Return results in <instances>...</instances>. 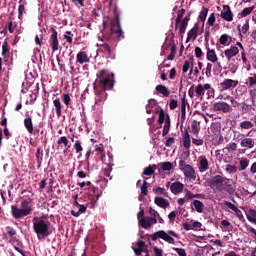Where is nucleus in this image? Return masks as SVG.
Masks as SVG:
<instances>
[{
  "mask_svg": "<svg viewBox=\"0 0 256 256\" xmlns=\"http://www.w3.org/2000/svg\"><path fill=\"white\" fill-rule=\"evenodd\" d=\"M206 187H210L213 191H226L227 193H235L233 180L216 175L206 181Z\"/></svg>",
  "mask_w": 256,
  "mask_h": 256,
  "instance_id": "1",
  "label": "nucleus"
},
{
  "mask_svg": "<svg viewBox=\"0 0 256 256\" xmlns=\"http://www.w3.org/2000/svg\"><path fill=\"white\" fill-rule=\"evenodd\" d=\"M33 230L36 233L38 239H45L51 235V222L47 215L36 216L32 220Z\"/></svg>",
  "mask_w": 256,
  "mask_h": 256,
  "instance_id": "2",
  "label": "nucleus"
},
{
  "mask_svg": "<svg viewBox=\"0 0 256 256\" xmlns=\"http://www.w3.org/2000/svg\"><path fill=\"white\" fill-rule=\"evenodd\" d=\"M29 203L30 200H22L20 207L12 206V217H14V219H23V217H27L30 213H33V208Z\"/></svg>",
  "mask_w": 256,
  "mask_h": 256,
  "instance_id": "3",
  "label": "nucleus"
},
{
  "mask_svg": "<svg viewBox=\"0 0 256 256\" xmlns=\"http://www.w3.org/2000/svg\"><path fill=\"white\" fill-rule=\"evenodd\" d=\"M97 81L100 83L104 89L111 91L113 89L114 78L113 73H111L109 70H102L97 74Z\"/></svg>",
  "mask_w": 256,
  "mask_h": 256,
  "instance_id": "4",
  "label": "nucleus"
},
{
  "mask_svg": "<svg viewBox=\"0 0 256 256\" xmlns=\"http://www.w3.org/2000/svg\"><path fill=\"white\" fill-rule=\"evenodd\" d=\"M173 237H177L175 231L169 230L168 232H165L163 230H160L152 234V241H157V239H163V241H166V243L174 245L175 239Z\"/></svg>",
  "mask_w": 256,
  "mask_h": 256,
  "instance_id": "5",
  "label": "nucleus"
},
{
  "mask_svg": "<svg viewBox=\"0 0 256 256\" xmlns=\"http://www.w3.org/2000/svg\"><path fill=\"white\" fill-rule=\"evenodd\" d=\"M179 169L184 174L185 179H187L188 181H191V183H193V181L197 179V174L195 173V169L193 168V166L185 163V160L179 161Z\"/></svg>",
  "mask_w": 256,
  "mask_h": 256,
  "instance_id": "6",
  "label": "nucleus"
},
{
  "mask_svg": "<svg viewBox=\"0 0 256 256\" xmlns=\"http://www.w3.org/2000/svg\"><path fill=\"white\" fill-rule=\"evenodd\" d=\"M98 40L100 41V43L96 44L98 47L97 55H99V53H103L106 57H109L110 59H115V53L111 51V47H109V45L103 42V36H98Z\"/></svg>",
  "mask_w": 256,
  "mask_h": 256,
  "instance_id": "7",
  "label": "nucleus"
},
{
  "mask_svg": "<svg viewBox=\"0 0 256 256\" xmlns=\"http://www.w3.org/2000/svg\"><path fill=\"white\" fill-rule=\"evenodd\" d=\"M111 36L116 37V39H123V30H121V23L119 22V15H116V18L111 20Z\"/></svg>",
  "mask_w": 256,
  "mask_h": 256,
  "instance_id": "8",
  "label": "nucleus"
},
{
  "mask_svg": "<svg viewBox=\"0 0 256 256\" xmlns=\"http://www.w3.org/2000/svg\"><path fill=\"white\" fill-rule=\"evenodd\" d=\"M205 91H208V95H213L215 93V89L211 87V84H198L195 87V93L198 97H203L205 95Z\"/></svg>",
  "mask_w": 256,
  "mask_h": 256,
  "instance_id": "9",
  "label": "nucleus"
},
{
  "mask_svg": "<svg viewBox=\"0 0 256 256\" xmlns=\"http://www.w3.org/2000/svg\"><path fill=\"white\" fill-rule=\"evenodd\" d=\"M166 187H170V191L173 195H179V193H183V189H185V185L179 181L173 183L167 182Z\"/></svg>",
  "mask_w": 256,
  "mask_h": 256,
  "instance_id": "10",
  "label": "nucleus"
},
{
  "mask_svg": "<svg viewBox=\"0 0 256 256\" xmlns=\"http://www.w3.org/2000/svg\"><path fill=\"white\" fill-rule=\"evenodd\" d=\"M213 109L218 113H231V105L227 104V102H215Z\"/></svg>",
  "mask_w": 256,
  "mask_h": 256,
  "instance_id": "11",
  "label": "nucleus"
},
{
  "mask_svg": "<svg viewBox=\"0 0 256 256\" xmlns=\"http://www.w3.org/2000/svg\"><path fill=\"white\" fill-rule=\"evenodd\" d=\"M239 85V81L233 79H225L220 83V91H227L229 89H235Z\"/></svg>",
  "mask_w": 256,
  "mask_h": 256,
  "instance_id": "12",
  "label": "nucleus"
},
{
  "mask_svg": "<svg viewBox=\"0 0 256 256\" xmlns=\"http://www.w3.org/2000/svg\"><path fill=\"white\" fill-rule=\"evenodd\" d=\"M209 160L205 156H200L198 158V171L200 173H205L206 171H209Z\"/></svg>",
  "mask_w": 256,
  "mask_h": 256,
  "instance_id": "13",
  "label": "nucleus"
},
{
  "mask_svg": "<svg viewBox=\"0 0 256 256\" xmlns=\"http://www.w3.org/2000/svg\"><path fill=\"white\" fill-rule=\"evenodd\" d=\"M149 215H151L150 219L152 221V225H157V223H165L159 212L157 210L150 208L149 209Z\"/></svg>",
  "mask_w": 256,
  "mask_h": 256,
  "instance_id": "14",
  "label": "nucleus"
},
{
  "mask_svg": "<svg viewBox=\"0 0 256 256\" xmlns=\"http://www.w3.org/2000/svg\"><path fill=\"white\" fill-rule=\"evenodd\" d=\"M50 47H52L53 53L59 51V39L57 38V30H53L50 36Z\"/></svg>",
  "mask_w": 256,
  "mask_h": 256,
  "instance_id": "15",
  "label": "nucleus"
},
{
  "mask_svg": "<svg viewBox=\"0 0 256 256\" xmlns=\"http://www.w3.org/2000/svg\"><path fill=\"white\" fill-rule=\"evenodd\" d=\"M161 108L157 105V102L154 99L149 100L146 106V113H159Z\"/></svg>",
  "mask_w": 256,
  "mask_h": 256,
  "instance_id": "16",
  "label": "nucleus"
},
{
  "mask_svg": "<svg viewBox=\"0 0 256 256\" xmlns=\"http://www.w3.org/2000/svg\"><path fill=\"white\" fill-rule=\"evenodd\" d=\"M220 17H222L224 21H233V12H231V8L227 5L223 6V11L221 12Z\"/></svg>",
  "mask_w": 256,
  "mask_h": 256,
  "instance_id": "17",
  "label": "nucleus"
},
{
  "mask_svg": "<svg viewBox=\"0 0 256 256\" xmlns=\"http://www.w3.org/2000/svg\"><path fill=\"white\" fill-rule=\"evenodd\" d=\"M159 171H164L165 173H171L175 169V165L172 162H160L158 163Z\"/></svg>",
  "mask_w": 256,
  "mask_h": 256,
  "instance_id": "18",
  "label": "nucleus"
},
{
  "mask_svg": "<svg viewBox=\"0 0 256 256\" xmlns=\"http://www.w3.org/2000/svg\"><path fill=\"white\" fill-rule=\"evenodd\" d=\"M224 55L228 61H231L233 57H235L236 55H239V48L237 46H231L229 49H226L224 51Z\"/></svg>",
  "mask_w": 256,
  "mask_h": 256,
  "instance_id": "19",
  "label": "nucleus"
},
{
  "mask_svg": "<svg viewBox=\"0 0 256 256\" xmlns=\"http://www.w3.org/2000/svg\"><path fill=\"white\" fill-rule=\"evenodd\" d=\"M240 146L243 149H253V147H255V139H253V138H243L240 141Z\"/></svg>",
  "mask_w": 256,
  "mask_h": 256,
  "instance_id": "20",
  "label": "nucleus"
},
{
  "mask_svg": "<svg viewBox=\"0 0 256 256\" xmlns=\"http://www.w3.org/2000/svg\"><path fill=\"white\" fill-rule=\"evenodd\" d=\"M90 195L92 197L93 203H97L99 201L101 195H103V192L101 191V189H99L97 187H92L90 190Z\"/></svg>",
  "mask_w": 256,
  "mask_h": 256,
  "instance_id": "21",
  "label": "nucleus"
},
{
  "mask_svg": "<svg viewBox=\"0 0 256 256\" xmlns=\"http://www.w3.org/2000/svg\"><path fill=\"white\" fill-rule=\"evenodd\" d=\"M154 202L158 207H161V209H167L170 205L169 200L159 196L154 198Z\"/></svg>",
  "mask_w": 256,
  "mask_h": 256,
  "instance_id": "22",
  "label": "nucleus"
},
{
  "mask_svg": "<svg viewBox=\"0 0 256 256\" xmlns=\"http://www.w3.org/2000/svg\"><path fill=\"white\" fill-rule=\"evenodd\" d=\"M53 105L56 111L57 117H61L63 115V104L61 103V99L56 98L53 100Z\"/></svg>",
  "mask_w": 256,
  "mask_h": 256,
  "instance_id": "23",
  "label": "nucleus"
},
{
  "mask_svg": "<svg viewBox=\"0 0 256 256\" xmlns=\"http://www.w3.org/2000/svg\"><path fill=\"white\" fill-rule=\"evenodd\" d=\"M245 215L247 220L252 223L253 225H256V210L255 209H246Z\"/></svg>",
  "mask_w": 256,
  "mask_h": 256,
  "instance_id": "24",
  "label": "nucleus"
},
{
  "mask_svg": "<svg viewBox=\"0 0 256 256\" xmlns=\"http://www.w3.org/2000/svg\"><path fill=\"white\" fill-rule=\"evenodd\" d=\"M207 60L210 61L211 63H217L219 61V58L217 57V53L215 52L214 49H207V54H206Z\"/></svg>",
  "mask_w": 256,
  "mask_h": 256,
  "instance_id": "25",
  "label": "nucleus"
},
{
  "mask_svg": "<svg viewBox=\"0 0 256 256\" xmlns=\"http://www.w3.org/2000/svg\"><path fill=\"white\" fill-rule=\"evenodd\" d=\"M139 225H141V227H143V229H149L150 227H152L155 224H153L151 217H145V218L139 219Z\"/></svg>",
  "mask_w": 256,
  "mask_h": 256,
  "instance_id": "26",
  "label": "nucleus"
},
{
  "mask_svg": "<svg viewBox=\"0 0 256 256\" xmlns=\"http://www.w3.org/2000/svg\"><path fill=\"white\" fill-rule=\"evenodd\" d=\"M200 131H201V123L197 120H194L190 127V133H192V135H199Z\"/></svg>",
  "mask_w": 256,
  "mask_h": 256,
  "instance_id": "27",
  "label": "nucleus"
},
{
  "mask_svg": "<svg viewBox=\"0 0 256 256\" xmlns=\"http://www.w3.org/2000/svg\"><path fill=\"white\" fill-rule=\"evenodd\" d=\"M182 143L185 149L191 148V135L189 134V131H185L183 137H182Z\"/></svg>",
  "mask_w": 256,
  "mask_h": 256,
  "instance_id": "28",
  "label": "nucleus"
},
{
  "mask_svg": "<svg viewBox=\"0 0 256 256\" xmlns=\"http://www.w3.org/2000/svg\"><path fill=\"white\" fill-rule=\"evenodd\" d=\"M192 207L197 211V213H203L205 210V204L201 202L200 200H193Z\"/></svg>",
  "mask_w": 256,
  "mask_h": 256,
  "instance_id": "29",
  "label": "nucleus"
},
{
  "mask_svg": "<svg viewBox=\"0 0 256 256\" xmlns=\"http://www.w3.org/2000/svg\"><path fill=\"white\" fill-rule=\"evenodd\" d=\"M77 63L83 65V63H89V56L85 52H79L76 56Z\"/></svg>",
  "mask_w": 256,
  "mask_h": 256,
  "instance_id": "30",
  "label": "nucleus"
},
{
  "mask_svg": "<svg viewBox=\"0 0 256 256\" xmlns=\"http://www.w3.org/2000/svg\"><path fill=\"white\" fill-rule=\"evenodd\" d=\"M78 211L75 210H71V215L73 217H80L81 215H83V213H85L87 211V206L80 204L79 207H77Z\"/></svg>",
  "mask_w": 256,
  "mask_h": 256,
  "instance_id": "31",
  "label": "nucleus"
},
{
  "mask_svg": "<svg viewBox=\"0 0 256 256\" xmlns=\"http://www.w3.org/2000/svg\"><path fill=\"white\" fill-rule=\"evenodd\" d=\"M94 153H96V155H98V157L101 158V161L105 159V148L103 147L102 144L95 146Z\"/></svg>",
  "mask_w": 256,
  "mask_h": 256,
  "instance_id": "32",
  "label": "nucleus"
},
{
  "mask_svg": "<svg viewBox=\"0 0 256 256\" xmlns=\"http://www.w3.org/2000/svg\"><path fill=\"white\" fill-rule=\"evenodd\" d=\"M22 201H30L29 205H31V203H33V192L31 190H24L22 191Z\"/></svg>",
  "mask_w": 256,
  "mask_h": 256,
  "instance_id": "33",
  "label": "nucleus"
},
{
  "mask_svg": "<svg viewBox=\"0 0 256 256\" xmlns=\"http://www.w3.org/2000/svg\"><path fill=\"white\" fill-rule=\"evenodd\" d=\"M158 113H159L158 123L160 125H163V123H167V121H171L169 119V115L165 114V111H163V109H161Z\"/></svg>",
  "mask_w": 256,
  "mask_h": 256,
  "instance_id": "34",
  "label": "nucleus"
},
{
  "mask_svg": "<svg viewBox=\"0 0 256 256\" xmlns=\"http://www.w3.org/2000/svg\"><path fill=\"white\" fill-rule=\"evenodd\" d=\"M94 91L96 95V103L98 101H103L107 99V93H105V91L98 92L97 86H95V84H94Z\"/></svg>",
  "mask_w": 256,
  "mask_h": 256,
  "instance_id": "35",
  "label": "nucleus"
},
{
  "mask_svg": "<svg viewBox=\"0 0 256 256\" xmlns=\"http://www.w3.org/2000/svg\"><path fill=\"white\" fill-rule=\"evenodd\" d=\"M177 24V27H178V30H179V33L181 35H183V33H185V31H187V25H188V22H187V19H184V20H180Z\"/></svg>",
  "mask_w": 256,
  "mask_h": 256,
  "instance_id": "36",
  "label": "nucleus"
},
{
  "mask_svg": "<svg viewBox=\"0 0 256 256\" xmlns=\"http://www.w3.org/2000/svg\"><path fill=\"white\" fill-rule=\"evenodd\" d=\"M199 31V28L197 26H194L189 32L187 36V41H195L197 39V32Z\"/></svg>",
  "mask_w": 256,
  "mask_h": 256,
  "instance_id": "37",
  "label": "nucleus"
},
{
  "mask_svg": "<svg viewBox=\"0 0 256 256\" xmlns=\"http://www.w3.org/2000/svg\"><path fill=\"white\" fill-rule=\"evenodd\" d=\"M156 91L158 93H161V95H164V97H169V95H170L169 88L164 85L156 86Z\"/></svg>",
  "mask_w": 256,
  "mask_h": 256,
  "instance_id": "38",
  "label": "nucleus"
},
{
  "mask_svg": "<svg viewBox=\"0 0 256 256\" xmlns=\"http://www.w3.org/2000/svg\"><path fill=\"white\" fill-rule=\"evenodd\" d=\"M24 126L27 129L28 133L32 135L33 133V120L31 117L25 118L24 119Z\"/></svg>",
  "mask_w": 256,
  "mask_h": 256,
  "instance_id": "39",
  "label": "nucleus"
},
{
  "mask_svg": "<svg viewBox=\"0 0 256 256\" xmlns=\"http://www.w3.org/2000/svg\"><path fill=\"white\" fill-rule=\"evenodd\" d=\"M240 129H253L255 127V124H253V122L249 121V120H245L240 122L239 125Z\"/></svg>",
  "mask_w": 256,
  "mask_h": 256,
  "instance_id": "40",
  "label": "nucleus"
},
{
  "mask_svg": "<svg viewBox=\"0 0 256 256\" xmlns=\"http://www.w3.org/2000/svg\"><path fill=\"white\" fill-rule=\"evenodd\" d=\"M239 163H240L239 171H245V169L249 167V159L245 157L240 158Z\"/></svg>",
  "mask_w": 256,
  "mask_h": 256,
  "instance_id": "41",
  "label": "nucleus"
},
{
  "mask_svg": "<svg viewBox=\"0 0 256 256\" xmlns=\"http://www.w3.org/2000/svg\"><path fill=\"white\" fill-rule=\"evenodd\" d=\"M9 51H11V47H9V43L7 41H4L2 44L3 57H9Z\"/></svg>",
  "mask_w": 256,
  "mask_h": 256,
  "instance_id": "42",
  "label": "nucleus"
},
{
  "mask_svg": "<svg viewBox=\"0 0 256 256\" xmlns=\"http://www.w3.org/2000/svg\"><path fill=\"white\" fill-rule=\"evenodd\" d=\"M25 5L27 3L23 2V0L19 1V7H18V18L21 19L25 13Z\"/></svg>",
  "mask_w": 256,
  "mask_h": 256,
  "instance_id": "43",
  "label": "nucleus"
},
{
  "mask_svg": "<svg viewBox=\"0 0 256 256\" xmlns=\"http://www.w3.org/2000/svg\"><path fill=\"white\" fill-rule=\"evenodd\" d=\"M255 10V6H251L248 8H244L241 13H239V15L241 17H247L248 15H251V13H253V11Z\"/></svg>",
  "mask_w": 256,
  "mask_h": 256,
  "instance_id": "44",
  "label": "nucleus"
},
{
  "mask_svg": "<svg viewBox=\"0 0 256 256\" xmlns=\"http://www.w3.org/2000/svg\"><path fill=\"white\" fill-rule=\"evenodd\" d=\"M223 151H228V153H231L233 151H237V143L230 142L226 145V147L223 149Z\"/></svg>",
  "mask_w": 256,
  "mask_h": 256,
  "instance_id": "45",
  "label": "nucleus"
},
{
  "mask_svg": "<svg viewBox=\"0 0 256 256\" xmlns=\"http://www.w3.org/2000/svg\"><path fill=\"white\" fill-rule=\"evenodd\" d=\"M223 71V66H221L220 62H216L213 67L214 75H219Z\"/></svg>",
  "mask_w": 256,
  "mask_h": 256,
  "instance_id": "46",
  "label": "nucleus"
},
{
  "mask_svg": "<svg viewBox=\"0 0 256 256\" xmlns=\"http://www.w3.org/2000/svg\"><path fill=\"white\" fill-rule=\"evenodd\" d=\"M137 246L138 248H135L134 252L136 255H141V251H143V248L145 247V242L138 241Z\"/></svg>",
  "mask_w": 256,
  "mask_h": 256,
  "instance_id": "47",
  "label": "nucleus"
},
{
  "mask_svg": "<svg viewBox=\"0 0 256 256\" xmlns=\"http://www.w3.org/2000/svg\"><path fill=\"white\" fill-rule=\"evenodd\" d=\"M58 145H64V147H69V139L66 138V136H61L58 141Z\"/></svg>",
  "mask_w": 256,
  "mask_h": 256,
  "instance_id": "48",
  "label": "nucleus"
},
{
  "mask_svg": "<svg viewBox=\"0 0 256 256\" xmlns=\"http://www.w3.org/2000/svg\"><path fill=\"white\" fill-rule=\"evenodd\" d=\"M203 224L199 221L192 220V230L193 231H201Z\"/></svg>",
  "mask_w": 256,
  "mask_h": 256,
  "instance_id": "49",
  "label": "nucleus"
},
{
  "mask_svg": "<svg viewBox=\"0 0 256 256\" xmlns=\"http://www.w3.org/2000/svg\"><path fill=\"white\" fill-rule=\"evenodd\" d=\"M153 191L156 193V195H163L164 197H167V190L162 187H156L153 189Z\"/></svg>",
  "mask_w": 256,
  "mask_h": 256,
  "instance_id": "50",
  "label": "nucleus"
},
{
  "mask_svg": "<svg viewBox=\"0 0 256 256\" xmlns=\"http://www.w3.org/2000/svg\"><path fill=\"white\" fill-rule=\"evenodd\" d=\"M226 173H237V167L235 165L227 164L225 168Z\"/></svg>",
  "mask_w": 256,
  "mask_h": 256,
  "instance_id": "51",
  "label": "nucleus"
},
{
  "mask_svg": "<svg viewBox=\"0 0 256 256\" xmlns=\"http://www.w3.org/2000/svg\"><path fill=\"white\" fill-rule=\"evenodd\" d=\"M74 149H75L76 153H79V155L81 156V153L83 152V146L81 145V141L77 140L75 142Z\"/></svg>",
  "mask_w": 256,
  "mask_h": 256,
  "instance_id": "52",
  "label": "nucleus"
},
{
  "mask_svg": "<svg viewBox=\"0 0 256 256\" xmlns=\"http://www.w3.org/2000/svg\"><path fill=\"white\" fill-rule=\"evenodd\" d=\"M6 231H7V235H9V237H12V241L13 239H15V236L17 235V231H15V229H13V227H6Z\"/></svg>",
  "mask_w": 256,
  "mask_h": 256,
  "instance_id": "53",
  "label": "nucleus"
},
{
  "mask_svg": "<svg viewBox=\"0 0 256 256\" xmlns=\"http://www.w3.org/2000/svg\"><path fill=\"white\" fill-rule=\"evenodd\" d=\"M182 227H183L184 231H193V222H192V220L190 222L182 223Z\"/></svg>",
  "mask_w": 256,
  "mask_h": 256,
  "instance_id": "54",
  "label": "nucleus"
},
{
  "mask_svg": "<svg viewBox=\"0 0 256 256\" xmlns=\"http://www.w3.org/2000/svg\"><path fill=\"white\" fill-rule=\"evenodd\" d=\"M142 195H147L149 186L147 185V179L143 181V184L140 186Z\"/></svg>",
  "mask_w": 256,
  "mask_h": 256,
  "instance_id": "55",
  "label": "nucleus"
},
{
  "mask_svg": "<svg viewBox=\"0 0 256 256\" xmlns=\"http://www.w3.org/2000/svg\"><path fill=\"white\" fill-rule=\"evenodd\" d=\"M171 129V120H167V122L164 123L163 126V135H167Z\"/></svg>",
  "mask_w": 256,
  "mask_h": 256,
  "instance_id": "56",
  "label": "nucleus"
},
{
  "mask_svg": "<svg viewBox=\"0 0 256 256\" xmlns=\"http://www.w3.org/2000/svg\"><path fill=\"white\" fill-rule=\"evenodd\" d=\"M71 3H73V5H75V7H78V9H80V7H85V0H70Z\"/></svg>",
  "mask_w": 256,
  "mask_h": 256,
  "instance_id": "57",
  "label": "nucleus"
},
{
  "mask_svg": "<svg viewBox=\"0 0 256 256\" xmlns=\"http://www.w3.org/2000/svg\"><path fill=\"white\" fill-rule=\"evenodd\" d=\"M62 99L66 107H69V105H71V96H69V94H63Z\"/></svg>",
  "mask_w": 256,
  "mask_h": 256,
  "instance_id": "58",
  "label": "nucleus"
},
{
  "mask_svg": "<svg viewBox=\"0 0 256 256\" xmlns=\"http://www.w3.org/2000/svg\"><path fill=\"white\" fill-rule=\"evenodd\" d=\"M153 173H155V170L153 169L152 166L146 167L143 171V175H146V176L153 175Z\"/></svg>",
  "mask_w": 256,
  "mask_h": 256,
  "instance_id": "59",
  "label": "nucleus"
},
{
  "mask_svg": "<svg viewBox=\"0 0 256 256\" xmlns=\"http://www.w3.org/2000/svg\"><path fill=\"white\" fill-rule=\"evenodd\" d=\"M211 71H213V64L208 63L205 70L206 77H211Z\"/></svg>",
  "mask_w": 256,
  "mask_h": 256,
  "instance_id": "60",
  "label": "nucleus"
},
{
  "mask_svg": "<svg viewBox=\"0 0 256 256\" xmlns=\"http://www.w3.org/2000/svg\"><path fill=\"white\" fill-rule=\"evenodd\" d=\"M249 95L252 99V103L253 105H255V101H256V88H252L249 90Z\"/></svg>",
  "mask_w": 256,
  "mask_h": 256,
  "instance_id": "61",
  "label": "nucleus"
},
{
  "mask_svg": "<svg viewBox=\"0 0 256 256\" xmlns=\"http://www.w3.org/2000/svg\"><path fill=\"white\" fill-rule=\"evenodd\" d=\"M207 23L210 25V27L215 25V13L210 14Z\"/></svg>",
  "mask_w": 256,
  "mask_h": 256,
  "instance_id": "62",
  "label": "nucleus"
},
{
  "mask_svg": "<svg viewBox=\"0 0 256 256\" xmlns=\"http://www.w3.org/2000/svg\"><path fill=\"white\" fill-rule=\"evenodd\" d=\"M173 250H174L179 256H187V253L185 252V249H183V248H173Z\"/></svg>",
  "mask_w": 256,
  "mask_h": 256,
  "instance_id": "63",
  "label": "nucleus"
},
{
  "mask_svg": "<svg viewBox=\"0 0 256 256\" xmlns=\"http://www.w3.org/2000/svg\"><path fill=\"white\" fill-rule=\"evenodd\" d=\"M250 87H253V85H256V74H254L252 77L248 78Z\"/></svg>",
  "mask_w": 256,
  "mask_h": 256,
  "instance_id": "64",
  "label": "nucleus"
}]
</instances>
